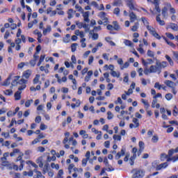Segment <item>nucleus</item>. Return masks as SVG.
Masks as SVG:
<instances>
[{
    "label": "nucleus",
    "mask_w": 178,
    "mask_h": 178,
    "mask_svg": "<svg viewBox=\"0 0 178 178\" xmlns=\"http://www.w3.org/2000/svg\"><path fill=\"white\" fill-rule=\"evenodd\" d=\"M135 172L132 176V178H143L145 172L143 170H134Z\"/></svg>",
    "instance_id": "f03ea898"
},
{
    "label": "nucleus",
    "mask_w": 178,
    "mask_h": 178,
    "mask_svg": "<svg viewBox=\"0 0 178 178\" xmlns=\"http://www.w3.org/2000/svg\"><path fill=\"white\" fill-rule=\"evenodd\" d=\"M165 58L169 62L170 66H173V65H174L173 60H172L170 56H169V55H165Z\"/></svg>",
    "instance_id": "473e14b6"
},
{
    "label": "nucleus",
    "mask_w": 178,
    "mask_h": 178,
    "mask_svg": "<svg viewBox=\"0 0 178 178\" xmlns=\"http://www.w3.org/2000/svg\"><path fill=\"white\" fill-rule=\"evenodd\" d=\"M113 6H123V2L122 0H115L113 3Z\"/></svg>",
    "instance_id": "5701e85b"
},
{
    "label": "nucleus",
    "mask_w": 178,
    "mask_h": 178,
    "mask_svg": "<svg viewBox=\"0 0 178 178\" xmlns=\"http://www.w3.org/2000/svg\"><path fill=\"white\" fill-rule=\"evenodd\" d=\"M147 27V29L148 30V31H149L150 34H153L154 32L155 31V29L152 26H150L149 25H148Z\"/></svg>",
    "instance_id": "c9c22d12"
},
{
    "label": "nucleus",
    "mask_w": 178,
    "mask_h": 178,
    "mask_svg": "<svg viewBox=\"0 0 178 178\" xmlns=\"http://www.w3.org/2000/svg\"><path fill=\"white\" fill-rule=\"evenodd\" d=\"M164 40H165V42H167L168 45H170V47H172V48H176V44H175L173 42L168 40V39H166V38H164Z\"/></svg>",
    "instance_id": "7c9ffc66"
},
{
    "label": "nucleus",
    "mask_w": 178,
    "mask_h": 178,
    "mask_svg": "<svg viewBox=\"0 0 178 178\" xmlns=\"http://www.w3.org/2000/svg\"><path fill=\"white\" fill-rule=\"evenodd\" d=\"M159 138L156 135H153L152 137V143H158Z\"/></svg>",
    "instance_id": "c03bdc74"
},
{
    "label": "nucleus",
    "mask_w": 178,
    "mask_h": 178,
    "mask_svg": "<svg viewBox=\"0 0 178 178\" xmlns=\"http://www.w3.org/2000/svg\"><path fill=\"white\" fill-rule=\"evenodd\" d=\"M167 7L170 8V13H172L173 15H175V13H176V10L173 7H172V5L170 3H168Z\"/></svg>",
    "instance_id": "c756f323"
},
{
    "label": "nucleus",
    "mask_w": 178,
    "mask_h": 178,
    "mask_svg": "<svg viewBox=\"0 0 178 178\" xmlns=\"http://www.w3.org/2000/svg\"><path fill=\"white\" fill-rule=\"evenodd\" d=\"M178 161V154L174 156H170L167 159V162H177Z\"/></svg>",
    "instance_id": "ddd939ff"
},
{
    "label": "nucleus",
    "mask_w": 178,
    "mask_h": 178,
    "mask_svg": "<svg viewBox=\"0 0 178 178\" xmlns=\"http://www.w3.org/2000/svg\"><path fill=\"white\" fill-rule=\"evenodd\" d=\"M33 99H30V100H27L25 102V106L26 108H29L30 105H31V104H33Z\"/></svg>",
    "instance_id": "a18cd8bd"
},
{
    "label": "nucleus",
    "mask_w": 178,
    "mask_h": 178,
    "mask_svg": "<svg viewBox=\"0 0 178 178\" xmlns=\"http://www.w3.org/2000/svg\"><path fill=\"white\" fill-rule=\"evenodd\" d=\"M3 92L5 95H12L13 94V91H12V90H6Z\"/></svg>",
    "instance_id": "5fc2aeb1"
},
{
    "label": "nucleus",
    "mask_w": 178,
    "mask_h": 178,
    "mask_svg": "<svg viewBox=\"0 0 178 178\" xmlns=\"http://www.w3.org/2000/svg\"><path fill=\"white\" fill-rule=\"evenodd\" d=\"M57 176L58 178H63V170H59Z\"/></svg>",
    "instance_id": "13d9d810"
},
{
    "label": "nucleus",
    "mask_w": 178,
    "mask_h": 178,
    "mask_svg": "<svg viewBox=\"0 0 178 178\" xmlns=\"http://www.w3.org/2000/svg\"><path fill=\"white\" fill-rule=\"evenodd\" d=\"M159 0H154L152 3L155 6V10L158 13H161V8H159Z\"/></svg>",
    "instance_id": "9d476101"
},
{
    "label": "nucleus",
    "mask_w": 178,
    "mask_h": 178,
    "mask_svg": "<svg viewBox=\"0 0 178 178\" xmlns=\"http://www.w3.org/2000/svg\"><path fill=\"white\" fill-rule=\"evenodd\" d=\"M22 153L20 152V149H14L13 151L10 154V156H15V155H16V154H19Z\"/></svg>",
    "instance_id": "a878e982"
},
{
    "label": "nucleus",
    "mask_w": 178,
    "mask_h": 178,
    "mask_svg": "<svg viewBox=\"0 0 178 178\" xmlns=\"http://www.w3.org/2000/svg\"><path fill=\"white\" fill-rule=\"evenodd\" d=\"M152 35L154 36L155 38H157V40H161V36L159 35V34H158V33H156V31L153 33Z\"/></svg>",
    "instance_id": "680f3d73"
},
{
    "label": "nucleus",
    "mask_w": 178,
    "mask_h": 178,
    "mask_svg": "<svg viewBox=\"0 0 178 178\" xmlns=\"http://www.w3.org/2000/svg\"><path fill=\"white\" fill-rule=\"evenodd\" d=\"M51 167L52 169H56V170H59V164H55L54 163H51Z\"/></svg>",
    "instance_id": "09e8293b"
},
{
    "label": "nucleus",
    "mask_w": 178,
    "mask_h": 178,
    "mask_svg": "<svg viewBox=\"0 0 178 178\" xmlns=\"http://www.w3.org/2000/svg\"><path fill=\"white\" fill-rule=\"evenodd\" d=\"M132 122L135 124L136 127H138V126H140V122H138V119L133 118Z\"/></svg>",
    "instance_id": "6e6d98bb"
},
{
    "label": "nucleus",
    "mask_w": 178,
    "mask_h": 178,
    "mask_svg": "<svg viewBox=\"0 0 178 178\" xmlns=\"http://www.w3.org/2000/svg\"><path fill=\"white\" fill-rule=\"evenodd\" d=\"M113 29L115 30L116 31H119V30H120V26H119V24H118V22L114 21L113 22Z\"/></svg>",
    "instance_id": "4be33fe9"
},
{
    "label": "nucleus",
    "mask_w": 178,
    "mask_h": 178,
    "mask_svg": "<svg viewBox=\"0 0 178 178\" xmlns=\"http://www.w3.org/2000/svg\"><path fill=\"white\" fill-rule=\"evenodd\" d=\"M124 44L127 45V47H133V42L129 40H125Z\"/></svg>",
    "instance_id": "f704fd0d"
},
{
    "label": "nucleus",
    "mask_w": 178,
    "mask_h": 178,
    "mask_svg": "<svg viewBox=\"0 0 178 178\" xmlns=\"http://www.w3.org/2000/svg\"><path fill=\"white\" fill-rule=\"evenodd\" d=\"M169 157H170L169 153L168 154L163 153L160 156V160L163 161H165V159L168 160V158H169Z\"/></svg>",
    "instance_id": "393cba45"
},
{
    "label": "nucleus",
    "mask_w": 178,
    "mask_h": 178,
    "mask_svg": "<svg viewBox=\"0 0 178 178\" xmlns=\"http://www.w3.org/2000/svg\"><path fill=\"white\" fill-rule=\"evenodd\" d=\"M145 145L144 144V142L143 141L139 142V147H140V152L144 150Z\"/></svg>",
    "instance_id": "603ef678"
},
{
    "label": "nucleus",
    "mask_w": 178,
    "mask_h": 178,
    "mask_svg": "<svg viewBox=\"0 0 178 178\" xmlns=\"http://www.w3.org/2000/svg\"><path fill=\"white\" fill-rule=\"evenodd\" d=\"M36 163L39 165V168H42L44 166V163H42V156L39 157L36 160Z\"/></svg>",
    "instance_id": "6ab92c4d"
},
{
    "label": "nucleus",
    "mask_w": 178,
    "mask_h": 178,
    "mask_svg": "<svg viewBox=\"0 0 178 178\" xmlns=\"http://www.w3.org/2000/svg\"><path fill=\"white\" fill-rule=\"evenodd\" d=\"M75 9H77L79 12H81V13H84V10L81 6H79V4L75 6Z\"/></svg>",
    "instance_id": "37998d69"
},
{
    "label": "nucleus",
    "mask_w": 178,
    "mask_h": 178,
    "mask_svg": "<svg viewBox=\"0 0 178 178\" xmlns=\"http://www.w3.org/2000/svg\"><path fill=\"white\" fill-rule=\"evenodd\" d=\"M164 84L167 86L169 88L172 89V92L174 94V95H176L177 94V91L176 90V83L170 81V80H166L164 81Z\"/></svg>",
    "instance_id": "f257e3e1"
},
{
    "label": "nucleus",
    "mask_w": 178,
    "mask_h": 178,
    "mask_svg": "<svg viewBox=\"0 0 178 178\" xmlns=\"http://www.w3.org/2000/svg\"><path fill=\"white\" fill-rule=\"evenodd\" d=\"M35 123H41V116L38 115L35 119Z\"/></svg>",
    "instance_id": "69168bd1"
},
{
    "label": "nucleus",
    "mask_w": 178,
    "mask_h": 178,
    "mask_svg": "<svg viewBox=\"0 0 178 178\" xmlns=\"http://www.w3.org/2000/svg\"><path fill=\"white\" fill-rule=\"evenodd\" d=\"M14 97L15 98V101H19L22 98V92L17 91L15 93Z\"/></svg>",
    "instance_id": "f3484780"
},
{
    "label": "nucleus",
    "mask_w": 178,
    "mask_h": 178,
    "mask_svg": "<svg viewBox=\"0 0 178 178\" xmlns=\"http://www.w3.org/2000/svg\"><path fill=\"white\" fill-rule=\"evenodd\" d=\"M172 113H173L174 116H177V115H178L177 107L176 106L174 107V109L172 111Z\"/></svg>",
    "instance_id": "0e129e2a"
},
{
    "label": "nucleus",
    "mask_w": 178,
    "mask_h": 178,
    "mask_svg": "<svg viewBox=\"0 0 178 178\" xmlns=\"http://www.w3.org/2000/svg\"><path fill=\"white\" fill-rule=\"evenodd\" d=\"M152 168H154V169H156V170H161L162 168V165H157L156 162H154L152 163Z\"/></svg>",
    "instance_id": "a211bd4d"
},
{
    "label": "nucleus",
    "mask_w": 178,
    "mask_h": 178,
    "mask_svg": "<svg viewBox=\"0 0 178 178\" xmlns=\"http://www.w3.org/2000/svg\"><path fill=\"white\" fill-rule=\"evenodd\" d=\"M40 81V74H36L35 77L33 79V84H37Z\"/></svg>",
    "instance_id": "de8ad7c7"
},
{
    "label": "nucleus",
    "mask_w": 178,
    "mask_h": 178,
    "mask_svg": "<svg viewBox=\"0 0 178 178\" xmlns=\"http://www.w3.org/2000/svg\"><path fill=\"white\" fill-rule=\"evenodd\" d=\"M165 35L168 38H170V40H175V36L171 33H166Z\"/></svg>",
    "instance_id": "3c124183"
},
{
    "label": "nucleus",
    "mask_w": 178,
    "mask_h": 178,
    "mask_svg": "<svg viewBox=\"0 0 178 178\" xmlns=\"http://www.w3.org/2000/svg\"><path fill=\"white\" fill-rule=\"evenodd\" d=\"M161 15L159 14V15L156 16V22H158V23L161 25V26H165V21L161 19Z\"/></svg>",
    "instance_id": "dca6fc26"
},
{
    "label": "nucleus",
    "mask_w": 178,
    "mask_h": 178,
    "mask_svg": "<svg viewBox=\"0 0 178 178\" xmlns=\"http://www.w3.org/2000/svg\"><path fill=\"white\" fill-rule=\"evenodd\" d=\"M98 16L103 20L104 24H108V17H106V13L105 12H100Z\"/></svg>",
    "instance_id": "39448f33"
},
{
    "label": "nucleus",
    "mask_w": 178,
    "mask_h": 178,
    "mask_svg": "<svg viewBox=\"0 0 178 178\" xmlns=\"http://www.w3.org/2000/svg\"><path fill=\"white\" fill-rule=\"evenodd\" d=\"M34 172L36 173V175H34V178H45L41 172L38 171L37 170H34Z\"/></svg>",
    "instance_id": "4468645a"
},
{
    "label": "nucleus",
    "mask_w": 178,
    "mask_h": 178,
    "mask_svg": "<svg viewBox=\"0 0 178 178\" xmlns=\"http://www.w3.org/2000/svg\"><path fill=\"white\" fill-rule=\"evenodd\" d=\"M82 137L84 140H88V141L92 138L91 136H88V134H83Z\"/></svg>",
    "instance_id": "338daca9"
},
{
    "label": "nucleus",
    "mask_w": 178,
    "mask_h": 178,
    "mask_svg": "<svg viewBox=\"0 0 178 178\" xmlns=\"http://www.w3.org/2000/svg\"><path fill=\"white\" fill-rule=\"evenodd\" d=\"M129 16L130 17L131 23H134V22L137 20V15H136L134 12L129 11Z\"/></svg>",
    "instance_id": "6e6552de"
},
{
    "label": "nucleus",
    "mask_w": 178,
    "mask_h": 178,
    "mask_svg": "<svg viewBox=\"0 0 178 178\" xmlns=\"http://www.w3.org/2000/svg\"><path fill=\"white\" fill-rule=\"evenodd\" d=\"M78 45H79V44H77V43H73L71 45L72 52H76V47Z\"/></svg>",
    "instance_id": "58836bf2"
},
{
    "label": "nucleus",
    "mask_w": 178,
    "mask_h": 178,
    "mask_svg": "<svg viewBox=\"0 0 178 178\" xmlns=\"http://www.w3.org/2000/svg\"><path fill=\"white\" fill-rule=\"evenodd\" d=\"M31 76V70H27L23 72L22 77H24L25 79H29Z\"/></svg>",
    "instance_id": "f8f14e48"
},
{
    "label": "nucleus",
    "mask_w": 178,
    "mask_h": 178,
    "mask_svg": "<svg viewBox=\"0 0 178 178\" xmlns=\"http://www.w3.org/2000/svg\"><path fill=\"white\" fill-rule=\"evenodd\" d=\"M161 14L163 15V17L166 18L168 17V7H164L162 9Z\"/></svg>",
    "instance_id": "b1692460"
},
{
    "label": "nucleus",
    "mask_w": 178,
    "mask_h": 178,
    "mask_svg": "<svg viewBox=\"0 0 178 178\" xmlns=\"http://www.w3.org/2000/svg\"><path fill=\"white\" fill-rule=\"evenodd\" d=\"M124 154H126V148L122 147L121 151L115 155V159H120L121 156H124Z\"/></svg>",
    "instance_id": "423d86ee"
},
{
    "label": "nucleus",
    "mask_w": 178,
    "mask_h": 178,
    "mask_svg": "<svg viewBox=\"0 0 178 178\" xmlns=\"http://www.w3.org/2000/svg\"><path fill=\"white\" fill-rule=\"evenodd\" d=\"M89 16H90V12L86 11V12L83 13V20H84V22H86V23L90 22V19L88 18Z\"/></svg>",
    "instance_id": "9b49d317"
},
{
    "label": "nucleus",
    "mask_w": 178,
    "mask_h": 178,
    "mask_svg": "<svg viewBox=\"0 0 178 178\" xmlns=\"http://www.w3.org/2000/svg\"><path fill=\"white\" fill-rule=\"evenodd\" d=\"M113 14L116 15V16H120V8H115L113 10Z\"/></svg>",
    "instance_id": "4c0bfd02"
},
{
    "label": "nucleus",
    "mask_w": 178,
    "mask_h": 178,
    "mask_svg": "<svg viewBox=\"0 0 178 178\" xmlns=\"http://www.w3.org/2000/svg\"><path fill=\"white\" fill-rule=\"evenodd\" d=\"M20 79V76H15V79L13 81L11 86L13 87V86H17V80Z\"/></svg>",
    "instance_id": "bb28decb"
},
{
    "label": "nucleus",
    "mask_w": 178,
    "mask_h": 178,
    "mask_svg": "<svg viewBox=\"0 0 178 178\" xmlns=\"http://www.w3.org/2000/svg\"><path fill=\"white\" fill-rule=\"evenodd\" d=\"M169 28L173 30L174 31H177L178 26L175 23H170L169 25Z\"/></svg>",
    "instance_id": "aec40b11"
},
{
    "label": "nucleus",
    "mask_w": 178,
    "mask_h": 178,
    "mask_svg": "<svg viewBox=\"0 0 178 178\" xmlns=\"http://www.w3.org/2000/svg\"><path fill=\"white\" fill-rule=\"evenodd\" d=\"M129 66H130V63L129 62H126L123 65L120 67V70H123V69H127Z\"/></svg>",
    "instance_id": "ea45409f"
},
{
    "label": "nucleus",
    "mask_w": 178,
    "mask_h": 178,
    "mask_svg": "<svg viewBox=\"0 0 178 178\" xmlns=\"http://www.w3.org/2000/svg\"><path fill=\"white\" fill-rule=\"evenodd\" d=\"M172 98H173V95H172V93H167L165 95V99H167V101H170Z\"/></svg>",
    "instance_id": "a19ab883"
},
{
    "label": "nucleus",
    "mask_w": 178,
    "mask_h": 178,
    "mask_svg": "<svg viewBox=\"0 0 178 178\" xmlns=\"http://www.w3.org/2000/svg\"><path fill=\"white\" fill-rule=\"evenodd\" d=\"M13 138H15V141H17V142L23 141V138H22L20 136H17V134H14Z\"/></svg>",
    "instance_id": "e433bc0d"
},
{
    "label": "nucleus",
    "mask_w": 178,
    "mask_h": 178,
    "mask_svg": "<svg viewBox=\"0 0 178 178\" xmlns=\"http://www.w3.org/2000/svg\"><path fill=\"white\" fill-rule=\"evenodd\" d=\"M127 6L129 8L130 10H138L136 6H134V1L133 0H126Z\"/></svg>",
    "instance_id": "7ed1b4c3"
},
{
    "label": "nucleus",
    "mask_w": 178,
    "mask_h": 178,
    "mask_svg": "<svg viewBox=\"0 0 178 178\" xmlns=\"http://www.w3.org/2000/svg\"><path fill=\"white\" fill-rule=\"evenodd\" d=\"M144 73H145V74H146V75H148V74H149V73H152V72H151V68H149V69H148V68H145V70H144Z\"/></svg>",
    "instance_id": "e2e57ef3"
},
{
    "label": "nucleus",
    "mask_w": 178,
    "mask_h": 178,
    "mask_svg": "<svg viewBox=\"0 0 178 178\" xmlns=\"http://www.w3.org/2000/svg\"><path fill=\"white\" fill-rule=\"evenodd\" d=\"M173 56L177 60H178V52L177 51H173Z\"/></svg>",
    "instance_id": "774afa93"
},
{
    "label": "nucleus",
    "mask_w": 178,
    "mask_h": 178,
    "mask_svg": "<svg viewBox=\"0 0 178 178\" xmlns=\"http://www.w3.org/2000/svg\"><path fill=\"white\" fill-rule=\"evenodd\" d=\"M156 66H159L160 70H162V67L165 68L168 66V63L166 61L159 62L158 60L156 61Z\"/></svg>",
    "instance_id": "0eeeda50"
},
{
    "label": "nucleus",
    "mask_w": 178,
    "mask_h": 178,
    "mask_svg": "<svg viewBox=\"0 0 178 178\" xmlns=\"http://www.w3.org/2000/svg\"><path fill=\"white\" fill-rule=\"evenodd\" d=\"M178 152V147L175 149H171L168 150V156H173V154H177Z\"/></svg>",
    "instance_id": "2eb2a0df"
},
{
    "label": "nucleus",
    "mask_w": 178,
    "mask_h": 178,
    "mask_svg": "<svg viewBox=\"0 0 178 178\" xmlns=\"http://www.w3.org/2000/svg\"><path fill=\"white\" fill-rule=\"evenodd\" d=\"M41 138H45V136L42 134H39L38 138L32 141V145H34L35 144H37V143H40L41 141Z\"/></svg>",
    "instance_id": "1a4fd4ad"
},
{
    "label": "nucleus",
    "mask_w": 178,
    "mask_h": 178,
    "mask_svg": "<svg viewBox=\"0 0 178 178\" xmlns=\"http://www.w3.org/2000/svg\"><path fill=\"white\" fill-rule=\"evenodd\" d=\"M74 140H73V137H70L69 138V134L65 135V138H64L63 143V144H66V143H67V141H74Z\"/></svg>",
    "instance_id": "412c9836"
},
{
    "label": "nucleus",
    "mask_w": 178,
    "mask_h": 178,
    "mask_svg": "<svg viewBox=\"0 0 178 178\" xmlns=\"http://www.w3.org/2000/svg\"><path fill=\"white\" fill-rule=\"evenodd\" d=\"M107 115H108L107 119L108 120H111V119H113V114L112 113V112H111V111L107 112Z\"/></svg>",
    "instance_id": "864d4df0"
},
{
    "label": "nucleus",
    "mask_w": 178,
    "mask_h": 178,
    "mask_svg": "<svg viewBox=\"0 0 178 178\" xmlns=\"http://www.w3.org/2000/svg\"><path fill=\"white\" fill-rule=\"evenodd\" d=\"M141 20L144 24V26H146V27H147V26H149V23L148 22V21H147V19H145V17H142Z\"/></svg>",
    "instance_id": "8fccbe9b"
},
{
    "label": "nucleus",
    "mask_w": 178,
    "mask_h": 178,
    "mask_svg": "<svg viewBox=\"0 0 178 178\" xmlns=\"http://www.w3.org/2000/svg\"><path fill=\"white\" fill-rule=\"evenodd\" d=\"M138 29V22L135 23V25H134L131 30V31H137V30Z\"/></svg>",
    "instance_id": "79ce46f5"
},
{
    "label": "nucleus",
    "mask_w": 178,
    "mask_h": 178,
    "mask_svg": "<svg viewBox=\"0 0 178 178\" xmlns=\"http://www.w3.org/2000/svg\"><path fill=\"white\" fill-rule=\"evenodd\" d=\"M141 101L145 105V110L147 111L148 108H149V103H148V102L145 101L144 99H142Z\"/></svg>",
    "instance_id": "2f4dec72"
},
{
    "label": "nucleus",
    "mask_w": 178,
    "mask_h": 178,
    "mask_svg": "<svg viewBox=\"0 0 178 178\" xmlns=\"http://www.w3.org/2000/svg\"><path fill=\"white\" fill-rule=\"evenodd\" d=\"M150 72L152 73H156L158 72L159 74H161V72H162V70L159 68V66L158 65H151L150 66Z\"/></svg>",
    "instance_id": "20e7f679"
},
{
    "label": "nucleus",
    "mask_w": 178,
    "mask_h": 178,
    "mask_svg": "<svg viewBox=\"0 0 178 178\" xmlns=\"http://www.w3.org/2000/svg\"><path fill=\"white\" fill-rule=\"evenodd\" d=\"M12 77L10 76L2 84V86H3L4 87H6L8 86H9V84H10V79Z\"/></svg>",
    "instance_id": "cd10ccee"
},
{
    "label": "nucleus",
    "mask_w": 178,
    "mask_h": 178,
    "mask_svg": "<svg viewBox=\"0 0 178 178\" xmlns=\"http://www.w3.org/2000/svg\"><path fill=\"white\" fill-rule=\"evenodd\" d=\"M113 140H115V141H120L122 140V136H120V135L115 134L113 136Z\"/></svg>",
    "instance_id": "49530a36"
},
{
    "label": "nucleus",
    "mask_w": 178,
    "mask_h": 178,
    "mask_svg": "<svg viewBox=\"0 0 178 178\" xmlns=\"http://www.w3.org/2000/svg\"><path fill=\"white\" fill-rule=\"evenodd\" d=\"M111 74L113 76V77H118V79L120 77V72L118 73L114 70L111 71Z\"/></svg>",
    "instance_id": "c85d7f7f"
},
{
    "label": "nucleus",
    "mask_w": 178,
    "mask_h": 178,
    "mask_svg": "<svg viewBox=\"0 0 178 178\" xmlns=\"http://www.w3.org/2000/svg\"><path fill=\"white\" fill-rule=\"evenodd\" d=\"M87 162H88V160H87V159H82V166H83V168H86V166H87Z\"/></svg>",
    "instance_id": "052dcab7"
},
{
    "label": "nucleus",
    "mask_w": 178,
    "mask_h": 178,
    "mask_svg": "<svg viewBox=\"0 0 178 178\" xmlns=\"http://www.w3.org/2000/svg\"><path fill=\"white\" fill-rule=\"evenodd\" d=\"M50 31H51V26L48 25L47 26V29L43 30V35H47V33H50Z\"/></svg>",
    "instance_id": "72a5a7b5"
},
{
    "label": "nucleus",
    "mask_w": 178,
    "mask_h": 178,
    "mask_svg": "<svg viewBox=\"0 0 178 178\" xmlns=\"http://www.w3.org/2000/svg\"><path fill=\"white\" fill-rule=\"evenodd\" d=\"M24 155V154H23V152L22 153H20L19 154V156L17 158V159H16V162H19V161H20V162H22V161H23V160H22V156H23Z\"/></svg>",
    "instance_id": "4d7b16f0"
},
{
    "label": "nucleus",
    "mask_w": 178,
    "mask_h": 178,
    "mask_svg": "<svg viewBox=\"0 0 178 178\" xmlns=\"http://www.w3.org/2000/svg\"><path fill=\"white\" fill-rule=\"evenodd\" d=\"M147 56H149V58H154V51H152L151 50H148L147 51Z\"/></svg>",
    "instance_id": "bf43d9fd"
}]
</instances>
